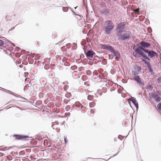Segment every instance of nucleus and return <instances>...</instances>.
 <instances>
[{"label":"nucleus","mask_w":161,"mask_h":161,"mask_svg":"<svg viewBox=\"0 0 161 161\" xmlns=\"http://www.w3.org/2000/svg\"><path fill=\"white\" fill-rule=\"evenodd\" d=\"M118 138L120 140H122L124 138V137L123 136L121 135H119L118 136Z\"/></svg>","instance_id":"obj_31"},{"label":"nucleus","mask_w":161,"mask_h":161,"mask_svg":"<svg viewBox=\"0 0 161 161\" xmlns=\"http://www.w3.org/2000/svg\"><path fill=\"white\" fill-rule=\"evenodd\" d=\"M10 44H11V45L13 46L14 47H15V45L12 42H10Z\"/></svg>","instance_id":"obj_50"},{"label":"nucleus","mask_w":161,"mask_h":161,"mask_svg":"<svg viewBox=\"0 0 161 161\" xmlns=\"http://www.w3.org/2000/svg\"><path fill=\"white\" fill-rule=\"evenodd\" d=\"M70 101V100H68L67 99H65L64 100V102L66 104H67L68 102Z\"/></svg>","instance_id":"obj_34"},{"label":"nucleus","mask_w":161,"mask_h":161,"mask_svg":"<svg viewBox=\"0 0 161 161\" xmlns=\"http://www.w3.org/2000/svg\"><path fill=\"white\" fill-rule=\"evenodd\" d=\"M99 6L100 8L103 9L106 8V3L103 2H100Z\"/></svg>","instance_id":"obj_14"},{"label":"nucleus","mask_w":161,"mask_h":161,"mask_svg":"<svg viewBox=\"0 0 161 161\" xmlns=\"http://www.w3.org/2000/svg\"><path fill=\"white\" fill-rule=\"evenodd\" d=\"M15 26H14V27H13L11 28V29H10L9 30V31H12V30H14V28H15Z\"/></svg>","instance_id":"obj_53"},{"label":"nucleus","mask_w":161,"mask_h":161,"mask_svg":"<svg viewBox=\"0 0 161 161\" xmlns=\"http://www.w3.org/2000/svg\"><path fill=\"white\" fill-rule=\"evenodd\" d=\"M119 152H120V151H119L118 152V153L117 154H115V155H114L113 156V157H110V158H112V157H114V156H115L117 155V154H118L119 153Z\"/></svg>","instance_id":"obj_56"},{"label":"nucleus","mask_w":161,"mask_h":161,"mask_svg":"<svg viewBox=\"0 0 161 161\" xmlns=\"http://www.w3.org/2000/svg\"><path fill=\"white\" fill-rule=\"evenodd\" d=\"M19 155H23L25 154V153L24 151H22L19 152Z\"/></svg>","instance_id":"obj_35"},{"label":"nucleus","mask_w":161,"mask_h":161,"mask_svg":"<svg viewBox=\"0 0 161 161\" xmlns=\"http://www.w3.org/2000/svg\"><path fill=\"white\" fill-rule=\"evenodd\" d=\"M132 74L134 75V80L136 82L139 84L140 86H143L145 85V83L143 81H142V79L140 78V76L137 75L138 73H137L136 71L132 70Z\"/></svg>","instance_id":"obj_5"},{"label":"nucleus","mask_w":161,"mask_h":161,"mask_svg":"<svg viewBox=\"0 0 161 161\" xmlns=\"http://www.w3.org/2000/svg\"><path fill=\"white\" fill-rule=\"evenodd\" d=\"M3 92H7V93H8L9 94H12V95L15 96V97H20V95H18V94L14 93L12 92L11 91H10V90L5 89V90H3Z\"/></svg>","instance_id":"obj_12"},{"label":"nucleus","mask_w":161,"mask_h":161,"mask_svg":"<svg viewBox=\"0 0 161 161\" xmlns=\"http://www.w3.org/2000/svg\"><path fill=\"white\" fill-rule=\"evenodd\" d=\"M5 41H6V42L7 43L10 44V42H11V41H9L8 40H5Z\"/></svg>","instance_id":"obj_52"},{"label":"nucleus","mask_w":161,"mask_h":161,"mask_svg":"<svg viewBox=\"0 0 161 161\" xmlns=\"http://www.w3.org/2000/svg\"><path fill=\"white\" fill-rule=\"evenodd\" d=\"M20 50V47H15V50L16 51H19Z\"/></svg>","instance_id":"obj_42"},{"label":"nucleus","mask_w":161,"mask_h":161,"mask_svg":"<svg viewBox=\"0 0 161 161\" xmlns=\"http://www.w3.org/2000/svg\"><path fill=\"white\" fill-rule=\"evenodd\" d=\"M134 69L136 72H141L142 68L140 66H137V67H135Z\"/></svg>","instance_id":"obj_17"},{"label":"nucleus","mask_w":161,"mask_h":161,"mask_svg":"<svg viewBox=\"0 0 161 161\" xmlns=\"http://www.w3.org/2000/svg\"><path fill=\"white\" fill-rule=\"evenodd\" d=\"M108 57L109 59H113L114 57V56L112 54H109L108 55Z\"/></svg>","instance_id":"obj_30"},{"label":"nucleus","mask_w":161,"mask_h":161,"mask_svg":"<svg viewBox=\"0 0 161 161\" xmlns=\"http://www.w3.org/2000/svg\"><path fill=\"white\" fill-rule=\"evenodd\" d=\"M75 107H79L81 106V109L82 108L84 107V106L82 105L79 102H76L75 103Z\"/></svg>","instance_id":"obj_16"},{"label":"nucleus","mask_w":161,"mask_h":161,"mask_svg":"<svg viewBox=\"0 0 161 161\" xmlns=\"http://www.w3.org/2000/svg\"><path fill=\"white\" fill-rule=\"evenodd\" d=\"M125 29V22H120L117 25L116 30V35L117 36L119 37L122 35V33L124 32Z\"/></svg>","instance_id":"obj_4"},{"label":"nucleus","mask_w":161,"mask_h":161,"mask_svg":"<svg viewBox=\"0 0 161 161\" xmlns=\"http://www.w3.org/2000/svg\"><path fill=\"white\" fill-rule=\"evenodd\" d=\"M157 81L158 83H161V77H159L158 78Z\"/></svg>","instance_id":"obj_38"},{"label":"nucleus","mask_w":161,"mask_h":161,"mask_svg":"<svg viewBox=\"0 0 161 161\" xmlns=\"http://www.w3.org/2000/svg\"><path fill=\"white\" fill-rule=\"evenodd\" d=\"M68 8H69L71 11L73 13H74V11L72 10V8L70 7H69Z\"/></svg>","instance_id":"obj_55"},{"label":"nucleus","mask_w":161,"mask_h":161,"mask_svg":"<svg viewBox=\"0 0 161 161\" xmlns=\"http://www.w3.org/2000/svg\"><path fill=\"white\" fill-rule=\"evenodd\" d=\"M18 97L21 98L22 99H24L25 100H26L25 102H27V103H32V102L30 101L29 100H28L23 97H21L20 96V97Z\"/></svg>","instance_id":"obj_19"},{"label":"nucleus","mask_w":161,"mask_h":161,"mask_svg":"<svg viewBox=\"0 0 161 161\" xmlns=\"http://www.w3.org/2000/svg\"><path fill=\"white\" fill-rule=\"evenodd\" d=\"M81 79L85 81L87 79V76H86V75H83V76H82V77H81Z\"/></svg>","instance_id":"obj_28"},{"label":"nucleus","mask_w":161,"mask_h":161,"mask_svg":"<svg viewBox=\"0 0 161 161\" xmlns=\"http://www.w3.org/2000/svg\"><path fill=\"white\" fill-rule=\"evenodd\" d=\"M96 103L95 102H93L91 103H89V106L90 108H93L95 105Z\"/></svg>","instance_id":"obj_22"},{"label":"nucleus","mask_w":161,"mask_h":161,"mask_svg":"<svg viewBox=\"0 0 161 161\" xmlns=\"http://www.w3.org/2000/svg\"><path fill=\"white\" fill-rule=\"evenodd\" d=\"M84 49L85 54L86 55V58L89 60L90 59L88 58L90 57L91 58H93V57L94 54H95V53L92 50H87V52H86V50Z\"/></svg>","instance_id":"obj_8"},{"label":"nucleus","mask_w":161,"mask_h":161,"mask_svg":"<svg viewBox=\"0 0 161 161\" xmlns=\"http://www.w3.org/2000/svg\"><path fill=\"white\" fill-rule=\"evenodd\" d=\"M133 49L136 53L142 56L141 58L142 61H149L150 58L158 55L157 53L153 50L144 49L140 47H137L135 49Z\"/></svg>","instance_id":"obj_1"},{"label":"nucleus","mask_w":161,"mask_h":161,"mask_svg":"<svg viewBox=\"0 0 161 161\" xmlns=\"http://www.w3.org/2000/svg\"><path fill=\"white\" fill-rule=\"evenodd\" d=\"M143 62L144 64H145L147 66V69L150 73H151V75H154V72H153V66L151 65L149 61H142Z\"/></svg>","instance_id":"obj_9"},{"label":"nucleus","mask_w":161,"mask_h":161,"mask_svg":"<svg viewBox=\"0 0 161 161\" xmlns=\"http://www.w3.org/2000/svg\"><path fill=\"white\" fill-rule=\"evenodd\" d=\"M136 108V109H138V103H137L136 104H135L134 105Z\"/></svg>","instance_id":"obj_44"},{"label":"nucleus","mask_w":161,"mask_h":161,"mask_svg":"<svg viewBox=\"0 0 161 161\" xmlns=\"http://www.w3.org/2000/svg\"><path fill=\"white\" fill-rule=\"evenodd\" d=\"M105 25L106 26L104 28V33L106 35H109L110 34L112 30L114 28V25L111 20H107L105 22Z\"/></svg>","instance_id":"obj_3"},{"label":"nucleus","mask_w":161,"mask_h":161,"mask_svg":"<svg viewBox=\"0 0 161 161\" xmlns=\"http://www.w3.org/2000/svg\"><path fill=\"white\" fill-rule=\"evenodd\" d=\"M75 15H78V16H79V14H77L75 12H74V13H73ZM80 17L81 18V19L83 17L81 15H80Z\"/></svg>","instance_id":"obj_47"},{"label":"nucleus","mask_w":161,"mask_h":161,"mask_svg":"<svg viewBox=\"0 0 161 161\" xmlns=\"http://www.w3.org/2000/svg\"><path fill=\"white\" fill-rule=\"evenodd\" d=\"M151 93H154L156 95H161V91H157L154 92H152Z\"/></svg>","instance_id":"obj_25"},{"label":"nucleus","mask_w":161,"mask_h":161,"mask_svg":"<svg viewBox=\"0 0 161 161\" xmlns=\"http://www.w3.org/2000/svg\"><path fill=\"white\" fill-rule=\"evenodd\" d=\"M86 13H87V14H86V17H87L88 15V13L87 11H86Z\"/></svg>","instance_id":"obj_60"},{"label":"nucleus","mask_w":161,"mask_h":161,"mask_svg":"<svg viewBox=\"0 0 161 161\" xmlns=\"http://www.w3.org/2000/svg\"><path fill=\"white\" fill-rule=\"evenodd\" d=\"M13 136L16 137V139L18 140H21V135L15 134Z\"/></svg>","instance_id":"obj_15"},{"label":"nucleus","mask_w":161,"mask_h":161,"mask_svg":"<svg viewBox=\"0 0 161 161\" xmlns=\"http://www.w3.org/2000/svg\"><path fill=\"white\" fill-rule=\"evenodd\" d=\"M80 58H84L85 57V56H84V55L82 53H81L80 55Z\"/></svg>","instance_id":"obj_45"},{"label":"nucleus","mask_w":161,"mask_h":161,"mask_svg":"<svg viewBox=\"0 0 161 161\" xmlns=\"http://www.w3.org/2000/svg\"><path fill=\"white\" fill-rule=\"evenodd\" d=\"M54 123H55V124L57 125H58L59 124V122L58 121H56Z\"/></svg>","instance_id":"obj_54"},{"label":"nucleus","mask_w":161,"mask_h":161,"mask_svg":"<svg viewBox=\"0 0 161 161\" xmlns=\"http://www.w3.org/2000/svg\"><path fill=\"white\" fill-rule=\"evenodd\" d=\"M65 108L67 111H69L70 108V105H67V106H66Z\"/></svg>","instance_id":"obj_29"},{"label":"nucleus","mask_w":161,"mask_h":161,"mask_svg":"<svg viewBox=\"0 0 161 161\" xmlns=\"http://www.w3.org/2000/svg\"><path fill=\"white\" fill-rule=\"evenodd\" d=\"M0 150L1 151H5V150L3 148V149H0Z\"/></svg>","instance_id":"obj_63"},{"label":"nucleus","mask_w":161,"mask_h":161,"mask_svg":"<svg viewBox=\"0 0 161 161\" xmlns=\"http://www.w3.org/2000/svg\"><path fill=\"white\" fill-rule=\"evenodd\" d=\"M71 96V93L69 92H67L65 95V97L68 98H69Z\"/></svg>","instance_id":"obj_21"},{"label":"nucleus","mask_w":161,"mask_h":161,"mask_svg":"<svg viewBox=\"0 0 161 161\" xmlns=\"http://www.w3.org/2000/svg\"><path fill=\"white\" fill-rule=\"evenodd\" d=\"M148 31L150 33H151L152 31V29L150 27L149 28H148Z\"/></svg>","instance_id":"obj_46"},{"label":"nucleus","mask_w":161,"mask_h":161,"mask_svg":"<svg viewBox=\"0 0 161 161\" xmlns=\"http://www.w3.org/2000/svg\"><path fill=\"white\" fill-rule=\"evenodd\" d=\"M153 87L152 85L151 84H149V83L148 84L146 88L147 89H150L151 90H152L153 89Z\"/></svg>","instance_id":"obj_24"},{"label":"nucleus","mask_w":161,"mask_h":161,"mask_svg":"<svg viewBox=\"0 0 161 161\" xmlns=\"http://www.w3.org/2000/svg\"><path fill=\"white\" fill-rule=\"evenodd\" d=\"M4 43L3 41L2 40L0 39V46H2L3 45H4Z\"/></svg>","instance_id":"obj_32"},{"label":"nucleus","mask_w":161,"mask_h":161,"mask_svg":"<svg viewBox=\"0 0 161 161\" xmlns=\"http://www.w3.org/2000/svg\"><path fill=\"white\" fill-rule=\"evenodd\" d=\"M96 57L98 58V59H100V58L99 57H98V56H97H97H95V58H96Z\"/></svg>","instance_id":"obj_64"},{"label":"nucleus","mask_w":161,"mask_h":161,"mask_svg":"<svg viewBox=\"0 0 161 161\" xmlns=\"http://www.w3.org/2000/svg\"><path fill=\"white\" fill-rule=\"evenodd\" d=\"M99 46H100L99 47L101 49L106 50L113 53L114 56H115V59L117 61L119 60L121 58V54L117 50H115L112 46L109 44H100Z\"/></svg>","instance_id":"obj_2"},{"label":"nucleus","mask_w":161,"mask_h":161,"mask_svg":"<svg viewBox=\"0 0 161 161\" xmlns=\"http://www.w3.org/2000/svg\"><path fill=\"white\" fill-rule=\"evenodd\" d=\"M71 68L72 70H75L77 69V66L75 65H74L72 66Z\"/></svg>","instance_id":"obj_37"},{"label":"nucleus","mask_w":161,"mask_h":161,"mask_svg":"<svg viewBox=\"0 0 161 161\" xmlns=\"http://www.w3.org/2000/svg\"><path fill=\"white\" fill-rule=\"evenodd\" d=\"M22 59L25 60L27 59V57L26 55H24L22 56Z\"/></svg>","instance_id":"obj_33"},{"label":"nucleus","mask_w":161,"mask_h":161,"mask_svg":"<svg viewBox=\"0 0 161 161\" xmlns=\"http://www.w3.org/2000/svg\"><path fill=\"white\" fill-rule=\"evenodd\" d=\"M75 104L73 105L72 106V108H73V109L74 108H75Z\"/></svg>","instance_id":"obj_57"},{"label":"nucleus","mask_w":161,"mask_h":161,"mask_svg":"<svg viewBox=\"0 0 161 161\" xmlns=\"http://www.w3.org/2000/svg\"><path fill=\"white\" fill-rule=\"evenodd\" d=\"M78 76L77 77V78H80V76H81V74H78Z\"/></svg>","instance_id":"obj_58"},{"label":"nucleus","mask_w":161,"mask_h":161,"mask_svg":"<svg viewBox=\"0 0 161 161\" xmlns=\"http://www.w3.org/2000/svg\"><path fill=\"white\" fill-rule=\"evenodd\" d=\"M100 13L106 16L112 14L110 13V10L107 8L103 9L101 10Z\"/></svg>","instance_id":"obj_10"},{"label":"nucleus","mask_w":161,"mask_h":161,"mask_svg":"<svg viewBox=\"0 0 161 161\" xmlns=\"http://www.w3.org/2000/svg\"><path fill=\"white\" fill-rule=\"evenodd\" d=\"M64 142L65 143H68V141L67 138H65L64 137Z\"/></svg>","instance_id":"obj_41"},{"label":"nucleus","mask_w":161,"mask_h":161,"mask_svg":"<svg viewBox=\"0 0 161 161\" xmlns=\"http://www.w3.org/2000/svg\"><path fill=\"white\" fill-rule=\"evenodd\" d=\"M91 113H93V114H94V111H93V109H91Z\"/></svg>","instance_id":"obj_61"},{"label":"nucleus","mask_w":161,"mask_h":161,"mask_svg":"<svg viewBox=\"0 0 161 161\" xmlns=\"http://www.w3.org/2000/svg\"><path fill=\"white\" fill-rule=\"evenodd\" d=\"M117 138H114V142L117 141Z\"/></svg>","instance_id":"obj_62"},{"label":"nucleus","mask_w":161,"mask_h":161,"mask_svg":"<svg viewBox=\"0 0 161 161\" xmlns=\"http://www.w3.org/2000/svg\"><path fill=\"white\" fill-rule=\"evenodd\" d=\"M77 47V45L75 43H73V46L72 47V49L73 50H75Z\"/></svg>","instance_id":"obj_27"},{"label":"nucleus","mask_w":161,"mask_h":161,"mask_svg":"<svg viewBox=\"0 0 161 161\" xmlns=\"http://www.w3.org/2000/svg\"><path fill=\"white\" fill-rule=\"evenodd\" d=\"M22 56H21V55H20L19 57V60H21V61L22 60Z\"/></svg>","instance_id":"obj_51"},{"label":"nucleus","mask_w":161,"mask_h":161,"mask_svg":"<svg viewBox=\"0 0 161 161\" xmlns=\"http://www.w3.org/2000/svg\"><path fill=\"white\" fill-rule=\"evenodd\" d=\"M21 140H22L23 139H25L26 138H31V137H30L28 136L27 135H21Z\"/></svg>","instance_id":"obj_18"},{"label":"nucleus","mask_w":161,"mask_h":161,"mask_svg":"<svg viewBox=\"0 0 161 161\" xmlns=\"http://www.w3.org/2000/svg\"><path fill=\"white\" fill-rule=\"evenodd\" d=\"M93 98V96L91 95H88L87 96V99L91 101Z\"/></svg>","instance_id":"obj_20"},{"label":"nucleus","mask_w":161,"mask_h":161,"mask_svg":"<svg viewBox=\"0 0 161 161\" xmlns=\"http://www.w3.org/2000/svg\"><path fill=\"white\" fill-rule=\"evenodd\" d=\"M129 100L131 101L132 103L134 105H135V104H136L138 102L136 100V99L135 97H131L129 98Z\"/></svg>","instance_id":"obj_13"},{"label":"nucleus","mask_w":161,"mask_h":161,"mask_svg":"<svg viewBox=\"0 0 161 161\" xmlns=\"http://www.w3.org/2000/svg\"><path fill=\"white\" fill-rule=\"evenodd\" d=\"M52 127L53 128V129H54L55 127V124L54 122L52 123Z\"/></svg>","instance_id":"obj_48"},{"label":"nucleus","mask_w":161,"mask_h":161,"mask_svg":"<svg viewBox=\"0 0 161 161\" xmlns=\"http://www.w3.org/2000/svg\"><path fill=\"white\" fill-rule=\"evenodd\" d=\"M139 44L140 45L141 48L145 49V48H150L151 44L148 42H145L144 41H141L140 42Z\"/></svg>","instance_id":"obj_11"},{"label":"nucleus","mask_w":161,"mask_h":161,"mask_svg":"<svg viewBox=\"0 0 161 161\" xmlns=\"http://www.w3.org/2000/svg\"><path fill=\"white\" fill-rule=\"evenodd\" d=\"M35 104L39 106L41 103H39V102L37 101Z\"/></svg>","instance_id":"obj_49"},{"label":"nucleus","mask_w":161,"mask_h":161,"mask_svg":"<svg viewBox=\"0 0 161 161\" xmlns=\"http://www.w3.org/2000/svg\"><path fill=\"white\" fill-rule=\"evenodd\" d=\"M12 148V147H4V148H3V149H4L5 150V151H6V150H8L10 148Z\"/></svg>","instance_id":"obj_40"},{"label":"nucleus","mask_w":161,"mask_h":161,"mask_svg":"<svg viewBox=\"0 0 161 161\" xmlns=\"http://www.w3.org/2000/svg\"><path fill=\"white\" fill-rule=\"evenodd\" d=\"M84 68L83 67H79L78 69V70L80 71L83 70H84Z\"/></svg>","instance_id":"obj_39"},{"label":"nucleus","mask_w":161,"mask_h":161,"mask_svg":"<svg viewBox=\"0 0 161 161\" xmlns=\"http://www.w3.org/2000/svg\"><path fill=\"white\" fill-rule=\"evenodd\" d=\"M157 108L159 111H161V102H159L158 104Z\"/></svg>","instance_id":"obj_23"},{"label":"nucleus","mask_w":161,"mask_h":161,"mask_svg":"<svg viewBox=\"0 0 161 161\" xmlns=\"http://www.w3.org/2000/svg\"><path fill=\"white\" fill-rule=\"evenodd\" d=\"M86 74L88 75H92V73L91 71L90 70H89V71L87 72Z\"/></svg>","instance_id":"obj_43"},{"label":"nucleus","mask_w":161,"mask_h":161,"mask_svg":"<svg viewBox=\"0 0 161 161\" xmlns=\"http://www.w3.org/2000/svg\"><path fill=\"white\" fill-rule=\"evenodd\" d=\"M68 87V86L67 85H65L64 86V89L65 91H66L67 90Z\"/></svg>","instance_id":"obj_36"},{"label":"nucleus","mask_w":161,"mask_h":161,"mask_svg":"<svg viewBox=\"0 0 161 161\" xmlns=\"http://www.w3.org/2000/svg\"><path fill=\"white\" fill-rule=\"evenodd\" d=\"M126 33H123L120 36L118 37H119L118 40L119 41H125L128 40L131 38V32L130 31H126Z\"/></svg>","instance_id":"obj_6"},{"label":"nucleus","mask_w":161,"mask_h":161,"mask_svg":"<svg viewBox=\"0 0 161 161\" xmlns=\"http://www.w3.org/2000/svg\"><path fill=\"white\" fill-rule=\"evenodd\" d=\"M149 97L150 99H154V101L157 103L160 102L161 100V98L158 95H156L154 93H149Z\"/></svg>","instance_id":"obj_7"},{"label":"nucleus","mask_w":161,"mask_h":161,"mask_svg":"<svg viewBox=\"0 0 161 161\" xmlns=\"http://www.w3.org/2000/svg\"><path fill=\"white\" fill-rule=\"evenodd\" d=\"M63 11L64 12H67L68 10V8L66 7H62Z\"/></svg>","instance_id":"obj_26"},{"label":"nucleus","mask_w":161,"mask_h":161,"mask_svg":"<svg viewBox=\"0 0 161 161\" xmlns=\"http://www.w3.org/2000/svg\"><path fill=\"white\" fill-rule=\"evenodd\" d=\"M125 81V80L124 79H122V82H123V83H126V82H126H126H124V81Z\"/></svg>","instance_id":"obj_59"}]
</instances>
